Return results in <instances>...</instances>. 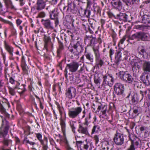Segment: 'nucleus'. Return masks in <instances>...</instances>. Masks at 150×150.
<instances>
[{
    "instance_id": "nucleus-17",
    "label": "nucleus",
    "mask_w": 150,
    "mask_h": 150,
    "mask_svg": "<svg viewBox=\"0 0 150 150\" xmlns=\"http://www.w3.org/2000/svg\"><path fill=\"white\" fill-rule=\"evenodd\" d=\"M114 89L117 95H122L124 91V86L120 83H116L114 86Z\"/></svg>"
},
{
    "instance_id": "nucleus-60",
    "label": "nucleus",
    "mask_w": 150,
    "mask_h": 150,
    "mask_svg": "<svg viewBox=\"0 0 150 150\" xmlns=\"http://www.w3.org/2000/svg\"><path fill=\"white\" fill-rule=\"evenodd\" d=\"M22 22V21L19 19L16 20V23L17 26H19Z\"/></svg>"
},
{
    "instance_id": "nucleus-35",
    "label": "nucleus",
    "mask_w": 150,
    "mask_h": 150,
    "mask_svg": "<svg viewBox=\"0 0 150 150\" xmlns=\"http://www.w3.org/2000/svg\"><path fill=\"white\" fill-rule=\"evenodd\" d=\"M43 38L45 42L44 47L47 50L48 43L50 41L51 38L45 35H44Z\"/></svg>"
},
{
    "instance_id": "nucleus-18",
    "label": "nucleus",
    "mask_w": 150,
    "mask_h": 150,
    "mask_svg": "<svg viewBox=\"0 0 150 150\" xmlns=\"http://www.w3.org/2000/svg\"><path fill=\"white\" fill-rule=\"evenodd\" d=\"M112 16L114 18L117 19L120 21H122L124 22H126L127 21L128 16L125 13H123L119 12L118 13L115 14H112Z\"/></svg>"
},
{
    "instance_id": "nucleus-32",
    "label": "nucleus",
    "mask_w": 150,
    "mask_h": 150,
    "mask_svg": "<svg viewBox=\"0 0 150 150\" xmlns=\"http://www.w3.org/2000/svg\"><path fill=\"white\" fill-rule=\"evenodd\" d=\"M140 0H124L128 6H132L139 4Z\"/></svg>"
},
{
    "instance_id": "nucleus-63",
    "label": "nucleus",
    "mask_w": 150,
    "mask_h": 150,
    "mask_svg": "<svg viewBox=\"0 0 150 150\" xmlns=\"http://www.w3.org/2000/svg\"><path fill=\"white\" fill-rule=\"evenodd\" d=\"M15 140L17 144H20V141L18 137H15Z\"/></svg>"
},
{
    "instance_id": "nucleus-42",
    "label": "nucleus",
    "mask_w": 150,
    "mask_h": 150,
    "mask_svg": "<svg viewBox=\"0 0 150 150\" xmlns=\"http://www.w3.org/2000/svg\"><path fill=\"white\" fill-rule=\"evenodd\" d=\"M21 66L24 73L25 74H28V68L27 66L26 63L21 64Z\"/></svg>"
},
{
    "instance_id": "nucleus-3",
    "label": "nucleus",
    "mask_w": 150,
    "mask_h": 150,
    "mask_svg": "<svg viewBox=\"0 0 150 150\" xmlns=\"http://www.w3.org/2000/svg\"><path fill=\"white\" fill-rule=\"evenodd\" d=\"M72 47L74 49H71L70 50L71 52H73L74 55L78 56L83 51V46L82 42L80 41L76 42Z\"/></svg>"
},
{
    "instance_id": "nucleus-24",
    "label": "nucleus",
    "mask_w": 150,
    "mask_h": 150,
    "mask_svg": "<svg viewBox=\"0 0 150 150\" xmlns=\"http://www.w3.org/2000/svg\"><path fill=\"white\" fill-rule=\"evenodd\" d=\"M102 146L104 150H112L113 148V145L111 143L107 141L104 142Z\"/></svg>"
},
{
    "instance_id": "nucleus-27",
    "label": "nucleus",
    "mask_w": 150,
    "mask_h": 150,
    "mask_svg": "<svg viewBox=\"0 0 150 150\" xmlns=\"http://www.w3.org/2000/svg\"><path fill=\"white\" fill-rule=\"evenodd\" d=\"M132 116L133 117H135L142 111L141 108L139 106L135 105L133 108Z\"/></svg>"
},
{
    "instance_id": "nucleus-41",
    "label": "nucleus",
    "mask_w": 150,
    "mask_h": 150,
    "mask_svg": "<svg viewBox=\"0 0 150 150\" xmlns=\"http://www.w3.org/2000/svg\"><path fill=\"white\" fill-rule=\"evenodd\" d=\"M63 142L65 144V147L66 150H73V149L70 146L66 138H64V139Z\"/></svg>"
},
{
    "instance_id": "nucleus-55",
    "label": "nucleus",
    "mask_w": 150,
    "mask_h": 150,
    "mask_svg": "<svg viewBox=\"0 0 150 150\" xmlns=\"http://www.w3.org/2000/svg\"><path fill=\"white\" fill-rule=\"evenodd\" d=\"M75 81H74V83L75 84H78L81 82V80L78 77H75Z\"/></svg>"
},
{
    "instance_id": "nucleus-36",
    "label": "nucleus",
    "mask_w": 150,
    "mask_h": 150,
    "mask_svg": "<svg viewBox=\"0 0 150 150\" xmlns=\"http://www.w3.org/2000/svg\"><path fill=\"white\" fill-rule=\"evenodd\" d=\"M100 131V127L98 125H94L92 129L91 134H93L94 133H97Z\"/></svg>"
},
{
    "instance_id": "nucleus-48",
    "label": "nucleus",
    "mask_w": 150,
    "mask_h": 150,
    "mask_svg": "<svg viewBox=\"0 0 150 150\" xmlns=\"http://www.w3.org/2000/svg\"><path fill=\"white\" fill-rule=\"evenodd\" d=\"M30 84L28 86V88L29 90L30 91L32 92L34 89V88L33 87V81L31 80V79H30Z\"/></svg>"
},
{
    "instance_id": "nucleus-4",
    "label": "nucleus",
    "mask_w": 150,
    "mask_h": 150,
    "mask_svg": "<svg viewBox=\"0 0 150 150\" xmlns=\"http://www.w3.org/2000/svg\"><path fill=\"white\" fill-rule=\"evenodd\" d=\"M114 79L111 74H106L103 75L102 86L105 87L106 86L112 87L114 82Z\"/></svg>"
},
{
    "instance_id": "nucleus-61",
    "label": "nucleus",
    "mask_w": 150,
    "mask_h": 150,
    "mask_svg": "<svg viewBox=\"0 0 150 150\" xmlns=\"http://www.w3.org/2000/svg\"><path fill=\"white\" fill-rule=\"evenodd\" d=\"M94 139L95 141L96 144H97L99 142V138L98 136L97 135H95L94 137Z\"/></svg>"
},
{
    "instance_id": "nucleus-43",
    "label": "nucleus",
    "mask_w": 150,
    "mask_h": 150,
    "mask_svg": "<svg viewBox=\"0 0 150 150\" xmlns=\"http://www.w3.org/2000/svg\"><path fill=\"white\" fill-rule=\"evenodd\" d=\"M143 83L147 86H149L150 84V75H147L144 80Z\"/></svg>"
},
{
    "instance_id": "nucleus-44",
    "label": "nucleus",
    "mask_w": 150,
    "mask_h": 150,
    "mask_svg": "<svg viewBox=\"0 0 150 150\" xmlns=\"http://www.w3.org/2000/svg\"><path fill=\"white\" fill-rule=\"evenodd\" d=\"M107 110V106L104 105L102 107V109L101 110V112H102V115L105 116H106V111Z\"/></svg>"
},
{
    "instance_id": "nucleus-45",
    "label": "nucleus",
    "mask_w": 150,
    "mask_h": 150,
    "mask_svg": "<svg viewBox=\"0 0 150 150\" xmlns=\"http://www.w3.org/2000/svg\"><path fill=\"white\" fill-rule=\"evenodd\" d=\"M24 141L26 143L29 144L30 145L33 146L35 144V143L34 142L30 141L26 137L24 138Z\"/></svg>"
},
{
    "instance_id": "nucleus-21",
    "label": "nucleus",
    "mask_w": 150,
    "mask_h": 150,
    "mask_svg": "<svg viewBox=\"0 0 150 150\" xmlns=\"http://www.w3.org/2000/svg\"><path fill=\"white\" fill-rule=\"evenodd\" d=\"M77 132L81 134L87 135L89 134L88 127L83 126L82 124L79 125Z\"/></svg>"
},
{
    "instance_id": "nucleus-33",
    "label": "nucleus",
    "mask_w": 150,
    "mask_h": 150,
    "mask_svg": "<svg viewBox=\"0 0 150 150\" xmlns=\"http://www.w3.org/2000/svg\"><path fill=\"white\" fill-rule=\"evenodd\" d=\"M91 118V113L89 112L88 115L86 116L84 119V122L83 123V125L88 127L89 124L91 123L90 119Z\"/></svg>"
},
{
    "instance_id": "nucleus-50",
    "label": "nucleus",
    "mask_w": 150,
    "mask_h": 150,
    "mask_svg": "<svg viewBox=\"0 0 150 150\" xmlns=\"http://www.w3.org/2000/svg\"><path fill=\"white\" fill-rule=\"evenodd\" d=\"M101 79L98 77L95 76L94 79V82L96 84H100Z\"/></svg>"
},
{
    "instance_id": "nucleus-56",
    "label": "nucleus",
    "mask_w": 150,
    "mask_h": 150,
    "mask_svg": "<svg viewBox=\"0 0 150 150\" xmlns=\"http://www.w3.org/2000/svg\"><path fill=\"white\" fill-rule=\"evenodd\" d=\"M49 140L50 145L52 146H54L55 143L54 140L52 138H49Z\"/></svg>"
},
{
    "instance_id": "nucleus-23",
    "label": "nucleus",
    "mask_w": 150,
    "mask_h": 150,
    "mask_svg": "<svg viewBox=\"0 0 150 150\" xmlns=\"http://www.w3.org/2000/svg\"><path fill=\"white\" fill-rule=\"evenodd\" d=\"M19 85L20 83H19L18 85L16 86L15 88L17 89L18 92L20 94H23L26 91V86L25 84H22L21 86Z\"/></svg>"
},
{
    "instance_id": "nucleus-1",
    "label": "nucleus",
    "mask_w": 150,
    "mask_h": 150,
    "mask_svg": "<svg viewBox=\"0 0 150 150\" xmlns=\"http://www.w3.org/2000/svg\"><path fill=\"white\" fill-rule=\"evenodd\" d=\"M84 42L88 46L92 47L95 56L96 65L99 67H101L104 64V59L101 57L99 47H95V45L97 42L100 44L102 42V40L100 38V35L97 39L95 37H93L92 35H86L84 39Z\"/></svg>"
},
{
    "instance_id": "nucleus-30",
    "label": "nucleus",
    "mask_w": 150,
    "mask_h": 150,
    "mask_svg": "<svg viewBox=\"0 0 150 150\" xmlns=\"http://www.w3.org/2000/svg\"><path fill=\"white\" fill-rule=\"evenodd\" d=\"M122 53L120 51H118L115 54V63L117 65L120 63V62L122 60Z\"/></svg>"
},
{
    "instance_id": "nucleus-58",
    "label": "nucleus",
    "mask_w": 150,
    "mask_h": 150,
    "mask_svg": "<svg viewBox=\"0 0 150 150\" xmlns=\"http://www.w3.org/2000/svg\"><path fill=\"white\" fill-rule=\"evenodd\" d=\"M114 53V50L112 48L110 49L109 51V55L110 56L111 59L112 58V56Z\"/></svg>"
},
{
    "instance_id": "nucleus-34",
    "label": "nucleus",
    "mask_w": 150,
    "mask_h": 150,
    "mask_svg": "<svg viewBox=\"0 0 150 150\" xmlns=\"http://www.w3.org/2000/svg\"><path fill=\"white\" fill-rule=\"evenodd\" d=\"M128 73L127 71H120L119 72V76L122 80L124 81L126 79Z\"/></svg>"
},
{
    "instance_id": "nucleus-8",
    "label": "nucleus",
    "mask_w": 150,
    "mask_h": 150,
    "mask_svg": "<svg viewBox=\"0 0 150 150\" xmlns=\"http://www.w3.org/2000/svg\"><path fill=\"white\" fill-rule=\"evenodd\" d=\"M57 107L61 117L60 118V124L61 129L63 135H65V134L66 125L65 120L63 119L62 118V115L64 113L65 115H66L65 112L64 108L63 107L61 106L59 104H58L57 105Z\"/></svg>"
},
{
    "instance_id": "nucleus-47",
    "label": "nucleus",
    "mask_w": 150,
    "mask_h": 150,
    "mask_svg": "<svg viewBox=\"0 0 150 150\" xmlns=\"http://www.w3.org/2000/svg\"><path fill=\"white\" fill-rule=\"evenodd\" d=\"M16 89L14 88H12L11 87H9L8 89L9 92V93L12 96H14L15 95L16 92L15 91V89Z\"/></svg>"
},
{
    "instance_id": "nucleus-62",
    "label": "nucleus",
    "mask_w": 150,
    "mask_h": 150,
    "mask_svg": "<svg viewBox=\"0 0 150 150\" xmlns=\"http://www.w3.org/2000/svg\"><path fill=\"white\" fill-rule=\"evenodd\" d=\"M84 70V67L83 65L81 66L80 69L78 70V72L79 73H81Z\"/></svg>"
},
{
    "instance_id": "nucleus-28",
    "label": "nucleus",
    "mask_w": 150,
    "mask_h": 150,
    "mask_svg": "<svg viewBox=\"0 0 150 150\" xmlns=\"http://www.w3.org/2000/svg\"><path fill=\"white\" fill-rule=\"evenodd\" d=\"M3 1L7 8H10L12 10H16L11 0H3Z\"/></svg>"
},
{
    "instance_id": "nucleus-40",
    "label": "nucleus",
    "mask_w": 150,
    "mask_h": 150,
    "mask_svg": "<svg viewBox=\"0 0 150 150\" xmlns=\"http://www.w3.org/2000/svg\"><path fill=\"white\" fill-rule=\"evenodd\" d=\"M83 15L84 17L89 18L91 13V11L90 9L88 8H87L83 11Z\"/></svg>"
},
{
    "instance_id": "nucleus-16",
    "label": "nucleus",
    "mask_w": 150,
    "mask_h": 150,
    "mask_svg": "<svg viewBox=\"0 0 150 150\" xmlns=\"http://www.w3.org/2000/svg\"><path fill=\"white\" fill-rule=\"evenodd\" d=\"M9 125L8 123L2 124L0 129V136L5 138L7 135L9 128Z\"/></svg>"
},
{
    "instance_id": "nucleus-6",
    "label": "nucleus",
    "mask_w": 150,
    "mask_h": 150,
    "mask_svg": "<svg viewBox=\"0 0 150 150\" xmlns=\"http://www.w3.org/2000/svg\"><path fill=\"white\" fill-rule=\"evenodd\" d=\"M82 111L81 106L73 107L68 110V116L70 118L74 119L79 116Z\"/></svg>"
},
{
    "instance_id": "nucleus-59",
    "label": "nucleus",
    "mask_w": 150,
    "mask_h": 150,
    "mask_svg": "<svg viewBox=\"0 0 150 150\" xmlns=\"http://www.w3.org/2000/svg\"><path fill=\"white\" fill-rule=\"evenodd\" d=\"M103 105H99L98 106V108L95 111L96 112H98L101 109H102V107H103Z\"/></svg>"
},
{
    "instance_id": "nucleus-14",
    "label": "nucleus",
    "mask_w": 150,
    "mask_h": 150,
    "mask_svg": "<svg viewBox=\"0 0 150 150\" xmlns=\"http://www.w3.org/2000/svg\"><path fill=\"white\" fill-rule=\"evenodd\" d=\"M113 140L116 145L121 146L124 143V138L122 134L117 132L115 134Z\"/></svg>"
},
{
    "instance_id": "nucleus-7",
    "label": "nucleus",
    "mask_w": 150,
    "mask_h": 150,
    "mask_svg": "<svg viewBox=\"0 0 150 150\" xmlns=\"http://www.w3.org/2000/svg\"><path fill=\"white\" fill-rule=\"evenodd\" d=\"M82 111L81 106L73 107L68 110V116L70 118L74 119L79 116Z\"/></svg>"
},
{
    "instance_id": "nucleus-52",
    "label": "nucleus",
    "mask_w": 150,
    "mask_h": 150,
    "mask_svg": "<svg viewBox=\"0 0 150 150\" xmlns=\"http://www.w3.org/2000/svg\"><path fill=\"white\" fill-rule=\"evenodd\" d=\"M2 75H0V92L1 91V87L3 86L4 82L2 78Z\"/></svg>"
},
{
    "instance_id": "nucleus-11",
    "label": "nucleus",
    "mask_w": 150,
    "mask_h": 150,
    "mask_svg": "<svg viewBox=\"0 0 150 150\" xmlns=\"http://www.w3.org/2000/svg\"><path fill=\"white\" fill-rule=\"evenodd\" d=\"M76 94L75 88L73 87H70L68 88L66 91L65 95L66 98L70 100L74 98Z\"/></svg>"
},
{
    "instance_id": "nucleus-53",
    "label": "nucleus",
    "mask_w": 150,
    "mask_h": 150,
    "mask_svg": "<svg viewBox=\"0 0 150 150\" xmlns=\"http://www.w3.org/2000/svg\"><path fill=\"white\" fill-rule=\"evenodd\" d=\"M46 16V14L44 12L42 11L40 12L38 15V16L40 18H44Z\"/></svg>"
},
{
    "instance_id": "nucleus-13",
    "label": "nucleus",
    "mask_w": 150,
    "mask_h": 150,
    "mask_svg": "<svg viewBox=\"0 0 150 150\" xmlns=\"http://www.w3.org/2000/svg\"><path fill=\"white\" fill-rule=\"evenodd\" d=\"M129 137L131 141V143L129 147L127 150H135L134 145L138 146L139 145L138 139L132 134H129Z\"/></svg>"
},
{
    "instance_id": "nucleus-2",
    "label": "nucleus",
    "mask_w": 150,
    "mask_h": 150,
    "mask_svg": "<svg viewBox=\"0 0 150 150\" xmlns=\"http://www.w3.org/2000/svg\"><path fill=\"white\" fill-rule=\"evenodd\" d=\"M131 40H137L138 41H150V35L147 32H137L129 37Z\"/></svg>"
},
{
    "instance_id": "nucleus-9",
    "label": "nucleus",
    "mask_w": 150,
    "mask_h": 150,
    "mask_svg": "<svg viewBox=\"0 0 150 150\" xmlns=\"http://www.w3.org/2000/svg\"><path fill=\"white\" fill-rule=\"evenodd\" d=\"M131 65L133 72L135 73L139 72L142 66V60L139 58L134 59Z\"/></svg>"
},
{
    "instance_id": "nucleus-49",
    "label": "nucleus",
    "mask_w": 150,
    "mask_h": 150,
    "mask_svg": "<svg viewBox=\"0 0 150 150\" xmlns=\"http://www.w3.org/2000/svg\"><path fill=\"white\" fill-rule=\"evenodd\" d=\"M126 39V36H124L122 39H121L118 43V46L119 47H120L121 46L120 45V44H122L124 41Z\"/></svg>"
},
{
    "instance_id": "nucleus-37",
    "label": "nucleus",
    "mask_w": 150,
    "mask_h": 150,
    "mask_svg": "<svg viewBox=\"0 0 150 150\" xmlns=\"http://www.w3.org/2000/svg\"><path fill=\"white\" fill-rule=\"evenodd\" d=\"M142 21L144 23H150V16L146 15H143L142 17Z\"/></svg>"
},
{
    "instance_id": "nucleus-5",
    "label": "nucleus",
    "mask_w": 150,
    "mask_h": 150,
    "mask_svg": "<svg viewBox=\"0 0 150 150\" xmlns=\"http://www.w3.org/2000/svg\"><path fill=\"white\" fill-rule=\"evenodd\" d=\"M76 144L81 150H92V149L93 145L92 143L86 140L84 142L76 141Z\"/></svg>"
},
{
    "instance_id": "nucleus-10",
    "label": "nucleus",
    "mask_w": 150,
    "mask_h": 150,
    "mask_svg": "<svg viewBox=\"0 0 150 150\" xmlns=\"http://www.w3.org/2000/svg\"><path fill=\"white\" fill-rule=\"evenodd\" d=\"M79 64L78 62H73L69 64H67L65 69V72L67 73V70L72 73H74L78 70Z\"/></svg>"
},
{
    "instance_id": "nucleus-25",
    "label": "nucleus",
    "mask_w": 150,
    "mask_h": 150,
    "mask_svg": "<svg viewBox=\"0 0 150 150\" xmlns=\"http://www.w3.org/2000/svg\"><path fill=\"white\" fill-rule=\"evenodd\" d=\"M85 54L84 55L85 56L86 59L90 62L92 63L94 61V57L93 55L91 52H86V48H85Z\"/></svg>"
},
{
    "instance_id": "nucleus-46",
    "label": "nucleus",
    "mask_w": 150,
    "mask_h": 150,
    "mask_svg": "<svg viewBox=\"0 0 150 150\" xmlns=\"http://www.w3.org/2000/svg\"><path fill=\"white\" fill-rule=\"evenodd\" d=\"M3 143L5 146H8L9 144L12 143V141L11 140L7 139H6L5 137L4 138Z\"/></svg>"
},
{
    "instance_id": "nucleus-20",
    "label": "nucleus",
    "mask_w": 150,
    "mask_h": 150,
    "mask_svg": "<svg viewBox=\"0 0 150 150\" xmlns=\"http://www.w3.org/2000/svg\"><path fill=\"white\" fill-rule=\"evenodd\" d=\"M113 8L120 11L122 9V4L120 0H112L111 2Z\"/></svg>"
},
{
    "instance_id": "nucleus-19",
    "label": "nucleus",
    "mask_w": 150,
    "mask_h": 150,
    "mask_svg": "<svg viewBox=\"0 0 150 150\" xmlns=\"http://www.w3.org/2000/svg\"><path fill=\"white\" fill-rule=\"evenodd\" d=\"M138 53L142 56L144 59H146L148 56V53L146 52L147 50L143 45H141L138 48Z\"/></svg>"
},
{
    "instance_id": "nucleus-29",
    "label": "nucleus",
    "mask_w": 150,
    "mask_h": 150,
    "mask_svg": "<svg viewBox=\"0 0 150 150\" xmlns=\"http://www.w3.org/2000/svg\"><path fill=\"white\" fill-rule=\"evenodd\" d=\"M143 69L144 72L150 73V61H144Z\"/></svg>"
},
{
    "instance_id": "nucleus-31",
    "label": "nucleus",
    "mask_w": 150,
    "mask_h": 150,
    "mask_svg": "<svg viewBox=\"0 0 150 150\" xmlns=\"http://www.w3.org/2000/svg\"><path fill=\"white\" fill-rule=\"evenodd\" d=\"M50 16L52 19H54L57 18L58 12L57 9V8H54V10L51 11L50 12Z\"/></svg>"
},
{
    "instance_id": "nucleus-26",
    "label": "nucleus",
    "mask_w": 150,
    "mask_h": 150,
    "mask_svg": "<svg viewBox=\"0 0 150 150\" xmlns=\"http://www.w3.org/2000/svg\"><path fill=\"white\" fill-rule=\"evenodd\" d=\"M4 44L5 49L9 53L10 55L12 57L13 56V48L9 45L6 41H4Z\"/></svg>"
},
{
    "instance_id": "nucleus-51",
    "label": "nucleus",
    "mask_w": 150,
    "mask_h": 150,
    "mask_svg": "<svg viewBox=\"0 0 150 150\" xmlns=\"http://www.w3.org/2000/svg\"><path fill=\"white\" fill-rule=\"evenodd\" d=\"M146 74V72L144 71L142 74L140 76V80L143 81V82H144V80H145V76Z\"/></svg>"
},
{
    "instance_id": "nucleus-54",
    "label": "nucleus",
    "mask_w": 150,
    "mask_h": 150,
    "mask_svg": "<svg viewBox=\"0 0 150 150\" xmlns=\"http://www.w3.org/2000/svg\"><path fill=\"white\" fill-rule=\"evenodd\" d=\"M4 110L3 112H1V113L3 114V115H4V116L7 118H9V115L6 112V109L4 108Z\"/></svg>"
},
{
    "instance_id": "nucleus-64",
    "label": "nucleus",
    "mask_w": 150,
    "mask_h": 150,
    "mask_svg": "<svg viewBox=\"0 0 150 150\" xmlns=\"http://www.w3.org/2000/svg\"><path fill=\"white\" fill-rule=\"evenodd\" d=\"M87 1V6H89L92 4L91 0H86Z\"/></svg>"
},
{
    "instance_id": "nucleus-38",
    "label": "nucleus",
    "mask_w": 150,
    "mask_h": 150,
    "mask_svg": "<svg viewBox=\"0 0 150 150\" xmlns=\"http://www.w3.org/2000/svg\"><path fill=\"white\" fill-rule=\"evenodd\" d=\"M139 99L137 98V95L134 94L131 97V101L133 105L136 104L138 102Z\"/></svg>"
},
{
    "instance_id": "nucleus-39",
    "label": "nucleus",
    "mask_w": 150,
    "mask_h": 150,
    "mask_svg": "<svg viewBox=\"0 0 150 150\" xmlns=\"http://www.w3.org/2000/svg\"><path fill=\"white\" fill-rule=\"evenodd\" d=\"M126 79L124 81L129 83L132 84L133 81V78L131 75L129 73H128Z\"/></svg>"
},
{
    "instance_id": "nucleus-57",
    "label": "nucleus",
    "mask_w": 150,
    "mask_h": 150,
    "mask_svg": "<svg viewBox=\"0 0 150 150\" xmlns=\"http://www.w3.org/2000/svg\"><path fill=\"white\" fill-rule=\"evenodd\" d=\"M70 125L72 129V131H74L75 129V127L74 126V122L72 121H70Z\"/></svg>"
},
{
    "instance_id": "nucleus-15",
    "label": "nucleus",
    "mask_w": 150,
    "mask_h": 150,
    "mask_svg": "<svg viewBox=\"0 0 150 150\" xmlns=\"http://www.w3.org/2000/svg\"><path fill=\"white\" fill-rule=\"evenodd\" d=\"M41 22L45 28L50 30L54 29L53 22L50 19H42Z\"/></svg>"
},
{
    "instance_id": "nucleus-22",
    "label": "nucleus",
    "mask_w": 150,
    "mask_h": 150,
    "mask_svg": "<svg viewBox=\"0 0 150 150\" xmlns=\"http://www.w3.org/2000/svg\"><path fill=\"white\" fill-rule=\"evenodd\" d=\"M46 1L43 0H37L36 2V10L40 11L44 9L46 5Z\"/></svg>"
},
{
    "instance_id": "nucleus-12",
    "label": "nucleus",
    "mask_w": 150,
    "mask_h": 150,
    "mask_svg": "<svg viewBox=\"0 0 150 150\" xmlns=\"http://www.w3.org/2000/svg\"><path fill=\"white\" fill-rule=\"evenodd\" d=\"M35 137L39 141L41 145H42V149L48 148V139L45 136L44 137L43 139H42V135L40 133H36L35 134Z\"/></svg>"
}]
</instances>
